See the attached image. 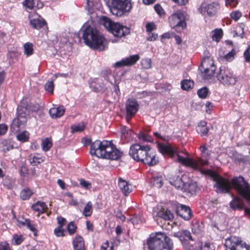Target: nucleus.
Instances as JSON below:
<instances>
[{
  "label": "nucleus",
  "mask_w": 250,
  "mask_h": 250,
  "mask_svg": "<svg viewBox=\"0 0 250 250\" xmlns=\"http://www.w3.org/2000/svg\"><path fill=\"white\" fill-rule=\"evenodd\" d=\"M211 176L215 182L216 191L219 193H229L231 188L245 198L250 201V185L241 176L234 177L231 181L223 178L215 173H211Z\"/></svg>",
  "instance_id": "f257e3e1"
},
{
  "label": "nucleus",
  "mask_w": 250,
  "mask_h": 250,
  "mask_svg": "<svg viewBox=\"0 0 250 250\" xmlns=\"http://www.w3.org/2000/svg\"><path fill=\"white\" fill-rule=\"evenodd\" d=\"M157 146L159 152L164 154H167L174 157V159L183 165L189 167L195 170H200L202 167L208 163L207 157L210 154V151L205 146L200 147L202 152V157L193 159L189 157H184L177 154L173 147L169 144L165 145L158 143Z\"/></svg>",
  "instance_id": "f03ea898"
},
{
  "label": "nucleus",
  "mask_w": 250,
  "mask_h": 250,
  "mask_svg": "<svg viewBox=\"0 0 250 250\" xmlns=\"http://www.w3.org/2000/svg\"><path fill=\"white\" fill-rule=\"evenodd\" d=\"M90 154L98 158L117 160L123 155L110 141L96 140L90 145Z\"/></svg>",
  "instance_id": "7ed1b4c3"
},
{
  "label": "nucleus",
  "mask_w": 250,
  "mask_h": 250,
  "mask_svg": "<svg viewBox=\"0 0 250 250\" xmlns=\"http://www.w3.org/2000/svg\"><path fill=\"white\" fill-rule=\"evenodd\" d=\"M129 155L135 160L141 162L149 166H153L158 163V159L155 152L149 146L134 144L130 146Z\"/></svg>",
  "instance_id": "20e7f679"
},
{
  "label": "nucleus",
  "mask_w": 250,
  "mask_h": 250,
  "mask_svg": "<svg viewBox=\"0 0 250 250\" xmlns=\"http://www.w3.org/2000/svg\"><path fill=\"white\" fill-rule=\"evenodd\" d=\"M83 38L84 43L90 47L100 51L106 46V41L94 27L85 23L83 26Z\"/></svg>",
  "instance_id": "39448f33"
},
{
  "label": "nucleus",
  "mask_w": 250,
  "mask_h": 250,
  "mask_svg": "<svg viewBox=\"0 0 250 250\" xmlns=\"http://www.w3.org/2000/svg\"><path fill=\"white\" fill-rule=\"evenodd\" d=\"M148 250H171L173 243L165 233L157 232L152 233L147 239Z\"/></svg>",
  "instance_id": "423d86ee"
},
{
  "label": "nucleus",
  "mask_w": 250,
  "mask_h": 250,
  "mask_svg": "<svg viewBox=\"0 0 250 250\" xmlns=\"http://www.w3.org/2000/svg\"><path fill=\"white\" fill-rule=\"evenodd\" d=\"M100 23L116 37L122 38L130 33V29L119 23H115L109 18L103 17L100 20Z\"/></svg>",
  "instance_id": "0eeeda50"
},
{
  "label": "nucleus",
  "mask_w": 250,
  "mask_h": 250,
  "mask_svg": "<svg viewBox=\"0 0 250 250\" xmlns=\"http://www.w3.org/2000/svg\"><path fill=\"white\" fill-rule=\"evenodd\" d=\"M131 8L130 0H112L110 10L113 15L120 17Z\"/></svg>",
  "instance_id": "6e6552de"
},
{
  "label": "nucleus",
  "mask_w": 250,
  "mask_h": 250,
  "mask_svg": "<svg viewBox=\"0 0 250 250\" xmlns=\"http://www.w3.org/2000/svg\"><path fill=\"white\" fill-rule=\"evenodd\" d=\"M170 26L176 31H181L187 26L186 13L179 10L172 14L168 19Z\"/></svg>",
  "instance_id": "1a4fd4ad"
},
{
  "label": "nucleus",
  "mask_w": 250,
  "mask_h": 250,
  "mask_svg": "<svg viewBox=\"0 0 250 250\" xmlns=\"http://www.w3.org/2000/svg\"><path fill=\"white\" fill-rule=\"evenodd\" d=\"M26 111V109L23 107H18L17 117L13 119L11 125L12 132H18L26 125L28 117Z\"/></svg>",
  "instance_id": "9d476101"
},
{
  "label": "nucleus",
  "mask_w": 250,
  "mask_h": 250,
  "mask_svg": "<svg viewBox=\"0 0 250 250\" xmlns=\"http://www.w3.org/2000/svg\"><path fill=\"white\" fill-rule=\"evenodd\" d=\"M217 80L225 86H232L238 81L237 77L229 69L220 68Z\"/></svg>",
  "instance_id": "9b49d317"
},
{
  "label": "nucleus",
  "mask_w": 250,
  "mask_h": 250,
  "mask_svg": "<svg viewBox=\"0 0 250 250\" xmlns=\"http://www.w3.org/2000/svg\"><path fill=\"white\" fill-rule=\"evenodd\" d=\"M216 67L212 60L207 58L205 59L199 67L201 76L204 80H210L214 76Z\"/></svg>",
  "instance_id": "f8f14e48"
},
{
  "label": "nucleus",
  "mask_w": 250,
  "mask_h": 250,
  "mask_svg": "<svg viewBox=\"0 0 250 250\" xmlns=\"http://www.w3.org/2000/svg\"><path fill=\"white\" fill-rule=\"evenodd\" d=\"M174 236L179 239L185 250H193V246L196 242L192 238L189 231L183 230L181 232L175 233Z\"/></svg>",
  "instance_id": "ddd939ff"
},
{
  "label": "nucleus",
  "mask_w": 250,
  "mask_h": 250,
  "mask_svg": "<svg viewBox=\"0 0 250 250\" xmlns=\"http://www.w3.org/2000/svg\"><path fill=\"white\" fill-rule=\"evenodd\" d=\"M28 18L30 19V24L35 29H40L45 24V21L41 19L40 16L37 13H30Z\"/></svg>",
  "instance_id": "4468645a"
},
{
  "label": "nucleus",
  "mask_w": 250,
  "mask_h": 250,
  "mask_svg": "<svg viewBox=\"0 0 250 250\" xmlns=\"http://www.w3.org/2000/svg\"><path fill=\"white\" fill-rule=\"evenodd\" d=\"M94 83L95 84L94 85L97 92H104L107 88L109 87L110 84H111L109 81L108 76H105L104 79L98 78L95 80Z\"/></svg>",
  "instance_id": "2eb2a0df"
},
{
  "label": "nucleus",
  "mask_w": 250,
  "mask_h": 250,
  "mask_svg": "<svg viewBox=\"0 0 250 250\" xmlns=\"http://www.w3.org/2000/svg\"><path fill=\"white\" fill-rule=\"evenodd\" d=\"M140 59L138 55H134L130 56L125 59H123L120 61L116 62L114 64L116 67H121L125 66L131 65L135 64Z\"/></svg>",
  "instance_id": "dca6fc26"
},
{
  "label": "nucleus",
  "mask_w": 250,
  "mask_h": 250,
  "mask_svg": "<svg viewBox=\"0 0 250 250\" xmlns=\"http://www.w3.org/2000/svg\"><path fill=\"white\" fill-rule=\"evenodd\" d=\"M139 105L135 99H128L126 103L127 116H134L138 110Z\"/></svg>",
  "instance_id": "f3484780"
},
{
  "label": "nucleus",
  "mask_w": 250,
  "mask_h": 250,
  "mask_svg": "<svg viewBox=\"0 0 250 250\" xmlns=\"http://www.w3.org/2000/svg\"><path fill=\"white\" fill-rule=\"evenodd\" d=\"M241 239L235 236H231L225 240L226 250H234L241 241Z\"/></svg>",
  "instance_id": "a211bd4d"
},
{
  "label": "nucleus",
  "mask_w": 250,
  "mask_h": 250,
  "mask_svg": "<svg viewBox=\"0 0 250 250\" xmlns=\"http://www.w3.org/2000/svg\"><path fill=\"white\" fill-rule=\"evenodd\" d=\"M177 213L186 220H189L191 217V211L189 208L183 205H181L178 208Z\"/></svg>",
  "instance_id": "6ab92c4d"
},
{
  "label": "nucleus",
  "mask_w": 250,
  "mask_h": 250,
  "mask_svg": "<svg viewBox=\"0 0 250 250\" xmlns=\"http://www.w3.org/2000/svg\"><path fill=\"white\" fill-rule=\"evenodd\" d=\"M118 185L125 196H127L132 191V186L121 178H119Z\"/></svg>",
  "instance_id": "aec40b11"
},
{
  "label": "nucleus",
  "mask_w": 250,
  "mask_h": 250,
  "mask_svg": "<svg viewBox=\"0 0 250 250\" xmlns=\"http://www.w3.org/2000/svg\"><path fill=\"white\" fill-rule=\"evenodd\" d=\"M64 112L65 108L63 106L51 108L49 111L50 115L53 118H60L63 115Z\"/></svg>",
  "instance_id": "412c9836"
},
{
  "label": "nucleus",
  "mask_w": 250,
  "mask_h": 250,
  "mask_svg": "<svg viewBox=\"0 0 250 250\" xmlns=\"http://www.w3.org/2000/svg\"><path fill=\"white\" fill-rule=\"evenodd\" d=\"M157 216L165 220H171L174 217L173 214L168 209L164 208L157 212Z\"/></svg>",
  "instance_id": "4be33fe9"
},
{
  "label": "nucleus",
  "mask_w": 250,
  "mask_h": 250,
  "mask_svg": "<svg viewBox=\"0 0 250 250\" xmlns=\"http://www.w3.org/2000/svg\"><path fill=\"white\" fill-rule=\"evenodd\" d=\"M75 250H85L83 239L80 236H76L73 241Z\"/></svg>",
  "instance_id": "5701e85b"
},
{
  "label": "nucleus",
  "mask_w": 250,
  "mask_h": 250,
  "mask_svg": "<svg viewBox=\"0 0 250 250\" xmlns=\"http://www.w3.org/2000/svg\"><path fill=\"white\" fill-rule=\"evenodd\" d=\"M206 122L205 121H201L196 127L197 131L202 136H207L208 131V128L206 125Z\"/></svg>",
  "instance_id": "b1692460"
},
{
  "label": "nucleus",
  "mask_w": 250,
  "mask_h": 250,
  "mask_svg": "<svg viewBox=\"0 0 250 250\" xmlns=\"http://www.w3.org/2000/svg\"><path fill=\"white\" fill-rule=\"evenodd\" d=\"M32 208L33 210L39 213H43L46 211L47 209L46 204L44 202L40 201H38L33 205Z\"/></svg>",
  "instance_id": "393cba45"
},
{
  "label": "nucleus",
  "mask_w": 250,
  "mask_h": 250,
  "mask_svg": "<svg viewBox=\"0 0 250 250\" xmlns=\"http://www.w3.org/2000/svg\"><path fill=\"white\" fill-rule=\"evenodd\" d=\"M193 250H214L213 245L209 243H206L204 246L200 242H196L193 246Z\"/></svg>",
  "instance_id": "a878e982"
},
{
  "label": "nucleus",
  "mask_w": 250,
  "mask_h": 250,
  "mask_svg": "<svg viewBox=\"0 0 250 250\" xmlns=\"http://www.w3.org/2000/svg\"><path fill=\"white\" fill-rule=\"evenodd\" d=\"M219 8V4L217 2H212L208 5V6L206 7V9L207 12V14L209 16H212L215 14L216 12L217 9Z\"/></svg>",
  "instance_id": "bb28decb"
},
{
  "label": "nucleus",
  "mask_w": 250,
  "mask_h": 250,
  "mask_svg": "<svg viewBox=\"0 0 250 250\" xmlns=\"http://www.w3.org/2000/svg\"><path fill=\"white\" fill-rule=\"evenodd\" d=\"M230 206L233 209H242L244 205L242 200L238 198H235L230 203Z\"/></svg>",
  "instance_id": "cd10ccee"
},
{
  "label": "nucleus",
  "mask_w": 250,
  "mask_h": 250,
  "mask_svg": "<svg viewBox=\"0 0 250 250\" xmlns=\"http://www.w3.org/2000/svg\"><path fill=\"white\" fill-rule=\"evenodd\" d=\"M19 223L22 225L26 226L31 231L34 232V235H37V229L35 226L31 223L29 219H25L23 221H19Z\"/></svg>",
  "instance_id": "c85d7f7f"
},
{
  "label": "nucleus",
  "mask_w": 250,
  "mask_h": 250,
  "mask_svg": "<svg viewBox=\"0 0 250 250\" xmlns=\"http://www.w3.org/2000/svg\"><path fill=\"white\" fill-rule=\"evenodd\" d=\"M171 185L175 187L177 189H181L185 190L187 183H185L179 177H177V180L175 181H170Z\"/></svg>",
  "instance_id": "c756f323"
},
{
  "label": "nucleus",
  "mask_w": 250,
  "mask_h": 250,
  "mask_svg": "<svg viewBox=\"0 0 250 250\" xmlns=\"http://www.w3.org/2000/svg\"><path fill=\"white\" fill-rule=\"evenodd\" d=\"M29 133L27 131H23L17 135V139L21 142H27L29 140Z\"/></svg>",
  "instance_id": "7c9ffc66"
},
{
  "label": "nucleus",
  "mask_w": 250,
  "mask_h": 250,
  "mask_svg": "<svg viewBox=\"0 0 250 250\" xmlns=\"http://www.w3.org/2000/svg\"><path fill=\"white\" fill-rule=\"evenodd\" d=\"M52 146V143L49 138H45L42 140V148L44 151H48Z\"/></svg>",
  "instance_id": "2f4dec72"
},
{
  "label": "nucleus",
  "mask_w": 250,
  "mask_h": 250,
  "mask_svg": "<svg viewBox=\"0 0 250 250\" xmlns=\"http://www.w3.org/2000/svg\"><path fill=\"white\" fill-rule=\"evenodd\" d=\"M181 88L183 90H188L191 89L194 86V83L192 81L185 80L181 82Z\"/></svg>",
  "instance_id": "473e14b6"
},
{
  "label": "nucleus",
  "mask_w": 250,
  "mask_h": 250,
  "mask_svg": "<svg viewBox=\"0 0 250 250\" xmlns=\"http://www.w3.org/2000/svg\"><path fill=\"white\" fill-rule=\"evenodd\" d=\"M33 192L28 188L23 189L20 193V197L23 200L28 199L32 195Z\"/></svg>",
  "instance_id": "72a5a7b5"
},
{
  "label": "nucleus",
  "mask_w": 250,
  "mask_h": 250,
  "mask_svg": "<svg viewBox=\"0 0 250 250\" xmlns=\"http://www.w3.org/2000/svg\"><path fill=\"white\" fill-rule=\"evenodd\" d=\"M24 52L27 56L31 55L33 53V45L30 42H27L24 45Z\"/></svg>",
  "instance_id": "f704fd0d"
},
{
  "label": "nucleus",
  "mask_w": 250,
  "mask_h": 250,
  "mask_svg": "<svg viewBox=\"0 0 250 250\" xmlns=\"http://www.w3.org/2000/svg\"><path fill=\"white\" fill-rule=\"evenodd\" d=\"M92 203L91 202H88L83 209V214L85 217L90 216L92 213Z\"/></svg>",
  "instance_id": "c9c22d12"
},
{
  "label": "nucleus",
  "mask_w": 250,
  "mask_h": 250,
  "mask_svg": "<svg viewBox=\"0 0 250 250\" xmlns=\"http://www.w3.org/2000/svg\"><path fill=\"white\" fill-rule=\"evenodd\" d=\"M43 159L39 156L31 155L29 157V161L31 165L37 166L39 164L43 162Z\"/></svg>",
  "instance_id": "e433bc0d"
},
{
  "label": "nucleus",
  "mask_w": 250,
  "mask_h": 250,
  "mask_svg": "<svg viewBox=\"0 0 250 250\" xmlns=\"http://www.w3.org/2000/svg\"><path fill=\"white\" fill-rule=\"evenodd\" d=\"M222 219H218L219 217L217 215L213 216V219L214 220V223L212 224L211 226L215 228H217V229H219L218 226L220 224H221L223 223V221L225 218V215L224 214H221Z\"/></svg>",
  "instance_id": "4c0bfd02"
},
{
  "label": "nucleus",
  "mask_w": 250,
  "mask_h": 250,
  "mask_svg": "<svg viewBox=\"0 0 250 250\" xmlns=\"http://www.w3.org/2000/svg\"><path fill=\"white\" fill-rule=\"evenodd\" d=\"M138 137L140 141L143 142H150L152 138L151 137L147 134H146L143 132H140L138 135Z\"/></svg>",
  "instance_id": "58836bf2"
},
{
  "label": "nucleus",
  "mask_w": 250,
  "mask_h": 250,
  "mask_svg": "<svg viewBox=\"0 0 250 250\" xmlns=\"http://www.w3.org/2000/svg\"><path fill=\"white\" fill-rule=\"evenodd\" d=\"M121 132L123 137H124L125 138H129L131 136L132 134L133 133L131 129H128L125 126L121 128Z\"/></svg>",
  "instance_id": "ea45409f"
},
{
  "label": "nucleus",
  "mask_w": 250,
  "mask_h": 250,
  "mask_svg": "<svg viewBox=\"0 0 250 250\" xmlns=\"http://www.w3.org/2000/svg\"><path fill=\"white\" fill-rule=\"evenodd\" d=\"M222 30L221 29H216L214 30L212 38L213 40L218 42L222 38Z\"/></svg>",
  "instance_id": "a19ab883"
},
{
  "label": "nucleus",
  "mask_w": 250,
  "mask_h": 250,
  "mask_svg": "<svg viewBox=\"0 0 250 250\" xmlns=\"http://www.w3.org/2000/svg\"><path fill=\"white\" fill-rule=\"evenodd\" d=\"M142 66L145 69H149L151 67L152 62L150 59L146 58L141 61Z\"/></svg>",
  "instance_id": "79ce46f5"
},
{
  "label": "nucleus",
  "mask_w": 250,
  "mask_h": 250,
  "mask_svg": "<svg viewBox=\"0 0 250 250\" xmlns=\"http://www.w3.org/2000/svg\"><path fill=\"white\" fill-rule=\"evenodd\" d=\"M197 188V187L196 184L195 183H191L189 184H187L185 190L188 191L190 193H193L196 191Z\"/></svg>",
  "instance_id": "37998d69"
},
{
  "label": "nucleus",
  "mask_w": 250,
  "mask_h": 250,
  "mask_svg": "<svg viewBox=\"0 0 250 250\" xmlns=\"http://www.w3.org/2000/svg\"><path fill=\"white\" fill-rule=\"evenodd\" d=\"M208 90L206 87L200 89L197 91L199 97L202 99H205L208 94Z\"/></svg>",
  "instance_id": "c03bdc74"
},
{
  "label": "nucleus",
  "mask_w": 250,
  "mask_h": 250,
  "mask_svg": "<svg viewBox=\"0 0 250 250\" xmlns=\"http://www.w3.org/2000/svg\"><path fill=\"white\" fill-rule=\"evenodd\" d=\"M77 226L73 222H70L67 225V230L69 234H73L77 229Z\"/></svg>",
  "instance_id": "a18cd8bd"
},
{
  "label": "nucleus",
  "mask_w": 250,
  "mask_h": 250,
  "mask_svg": "<svg viewBox=\"0 0 250 250\" xmlns=\"http://www.w3.org/2000/svg\"><path fill=\"white\" fill-rule=\"evenodd\" d=\"M71 132H79L83 131L84 128V125L83 124L74 125L71 126Z\"/></svg>",
  "instance_id": "49530a36"
},
{
  "label": "nucleus",
  "mask_w": 250,
  "mask_h": 250,
  "mask_svg": "<svg viewBox=\"0 0 250 250\" xmlns=\"http://www.w3.org/2000/svg\"><path fill=\"white\" fill-rule=\"evenodd\" d=\"M54 86L53 81H48L45 83L44 88L46 91L52 94L53 93Z\"/></svg>",
  "instance_id": "de8ad7c7"
},
{
  "label": "nucleus",
  "mask_w": 250,
  "mask_h": 250,
  "mask_svg": "<svg viewBox=\"0 0 250 250\" xmlns=\"http://www.w3.org/2000/svg\"><path fill=\"white\" fill-rule=\"evenodd\" d=\"M54 232L57 237H63L65 235V230L62 228L58 227L54 229Z\"/></svg>",
  "instance_id": "09e8293b"
},
{
  "label": "nucleus",
  "mask_w": 250,
  "mask_h": 250,
  "mask_svg": "<svg viewBox=\"0 0 250 250\" xmlns=\"http://www.w3.org/2000/svg\"><path fill=\"white\" fill-rule=\"evenodd\" d=\"M87 4L88 7V11L90 12V9L93 7H97L99 0H86Z\"/></svg>",
  "instance_id": "8fccbe9b"
},
{
  "label": "nucleus",
  "mask_w": 250,
  "mask_h": 250,
  "mask_svg": "<svg viewBox=\"0 0 250 250\" xmlns=\"http://www.w3.org/2000/svg\"><path fill=\"white\" fill-rule=\"evenodd\" d=\"M234 250H250V247L248 246L245 243H243L241 240L237 247Z\"/></svg>",
  "instance_id": "3c124183"
},
{
  "label": "nucleus",
  "mask_w": 250,
  "mask_h": 250,
  "mask_svg": "<svg viewBox=\"0 0 250 250\" xmlns=\"http://www.w3.org/2000/svg\"><path fill=\"white\" fill-rule=\"evenodd\" d=\"M235 53L236 52L234 49H232L230 52H229L225 55V58L228 61H231L234 58Z\"/></svg>",
  "instance_id": "603ef678"
},
{
  "label": "nucleus",
  "mask_w": 250,
  "mask_h": 250,
  "mask_svg": "<svg viewBox=\"0 0 250 250\" xmlns=\"http://www.w3.org/2000/svg\"><path fill=\"white\" fill-rule=\"evenodd\" d=\"M230 16L231 18L233 19L235 21H237L241 17L242 14L240 12L238 11H235L231 13L230 14Z\"/></svg>",
  "instance_id": "864d4df0"
},
{
  "label": "nucleus",
  "mask_w": 250,
  "mask_h": 250,
  "mask_svg": "<svg viewBox=\"0 0 250 250\" xmlns=\"http://www.w3.org/2000/svg\"><path fill=\"white\" fill-rule=\"evenodd\" d=\"M22 241V239L21 235H18L17 234L14 235L12 239V242L14 244L19 245L21 243Z\"/></svg>",
  "instance_id": "5fc2aeb1"
},
{
  "label": "nucleus",
  "mask_w": 250,
  "mask_h": 250,
  "mask_svg": "<svg viewBox=\"0 0 250 250\" xmlns=\"http://www.w3.org/2000/svg\"><path fill=\"white\" fill-rule=\"evenodd\" d=\"M146 27V32L148 33L152 32V31L156 29V26L154 23H147Z\"/></svg>",
  "instance_id": "6e6d98bb"
},
{
  "label": "nucleus",
  "mask_w": 250,
  "mask_h": 250,
  "mask_svg": "<svg viewBox=\"0 0 250 250\" xmlns=\"http://www.w3.org/2000/svg\"><path fill=\"white\" fill-rule=\"evenodd\" d=\"M23 5L26 7L31 9L34 7L33 0H24L23 1Z\"/></svg>",
  "instance_id": "4d7b16f0"
},
{
  "label": "nucleus",
  "mask_w": 250,
  "mask_h": 250,
  "mask_svg": "<svg viewBox=\"0 0 250 250\" xmlns=\"http://www.w3.org/2000/svg\"><path fill=\"white\" fill-rule=\"evenodd\" d=\"M154 8L155 11L160 16H162V15L164 14V11L160 5L158 4H156L154 6Z\"/></svg>",
  "instance_id": "13d9d810"
},
{
  "label": "nucleus",
  "mask_w": 250,
  "mask_h": 250,
  "mask_svg": "<svg viewBox=\"0 0 250 250\" xmlns=\"http://www.w3.org/2000/svg\"><path fill=\"white\" fill-rule=\"evenodd\" d=\"M158 38V35L156 33L150 32L148 33L147 40L149 41H154Z\"/></svg>",
  "instance_id": "bf43d9fd"
},
{
  "label": "nucleus",
  "mask_w": 250,
  "mask_h": 250,
  "mask_svg": "<svg viewBox=\"0 0 250 250\" xmlns=\"http://www.w3.org/2000/svg\"><path fill=\"white\" fill-rule=\"evenodd\" d=\"M57 219L59 225L58 227L62 228L66 222L65 219L61 216L58 217Z\"/></svg>",
  "instance_id": "052dcab7"
},
{
  "label": "nucleus",
  "mask_w": 250,
  "mask_h": 250,
  "mask_svg": "<svg viewBox=\"0 0 250 250\" xmlns=\"http://www.w3.org/2000/svg\"><path fill=\"white\" fill-rule=\"evenodd\" d=\"M80 184L82 187L87 189L90 188L91 187L90 183L83 179L80 180Z\"/></svg>",
  "instance_id": "680f3d73"
},
{
  "label": "nucleus",
  "mask_w": 250,
  "mask_h": 250,
  "mask_svg": "<svg viewBox=\"0 0 250 250\" xmlns=\"http://www.w3.org/2000/svg\"><path fill=\"white\" fill-rule=\"evenodd\" d=\"M154 185L160 188L163 186L162 179L161 177H157L154 179Z\"/></svg>",
  "instance_id": "e2e57ef3"
},
{
  "label": "nucleus",
  "mask_w": 250,
  "mask_h": 250,
  "mask_svg": "<svg viewBox=\"0 0 250 250\" xmlns=\"http://www.w3.org/2000/svg\"><path fill=\"white\" fill-rule=\"evenodd\" d=\"M8 126L5 124H0V135H3L7 131Z\"/></svg>",
  "instance_id": "0e129e2a"
},
{
  "label": "nucleus",
  "mask_w": 250,
  "mask_h": 250,
  "mask_svg": "<svg viewBox=\"0 0 250 250\" xmlns=\"http://www.w3.org/2000/svg\"><path fill=\"white\" fill-rule=\"evenodd\" d=\"M245 61L250 62V47H249L244 53Z\"/></svg>",
  "instance_id": "69168bd1"
},
{
  "label": "nucleus",
  "mask_w": 250,
  "mask_h": 250,
  "mask_svg": "<svg viewBox=\"0 0 250 250\" xmlns=\"http://www.w3.org/2000/svg\"><path fill=\"white\" fill-rule=\"evenodd\" d=\"M227 5H229L231 7L236 6L237 4V0H225Z\"/></svg>",
  "instance_id": "338daca9"
},
{
  "label": "nucleus",
  "mask_w": 250,
  "mask_h": 250,
  "mask_svg": "<svg viewBox=\"0 0 250 250\" xmlns=\"http://www.w3.org/2000/svg\"><path fill=\"white\" fill-rule=\"evenodd\" d=\"M0 250H10L9 244L5 242L0 243Z\"/></svg>",
  "instance_id": "774afa93"
}]
</instances>
